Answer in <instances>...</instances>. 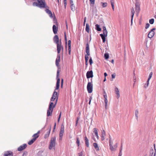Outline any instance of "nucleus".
<instances>
[{
    "mask_svg": "<svg viewBox=\"0 0 156 156\" xmlns=\"http://www.w3.org/2000/svg\"><path fill=\"white\" fill-rule=\"evenodd\" d=\"M38 3L34 2L33 3L34 6L38 7L40 8H44L45 7V2L44 0H37Z\"/></svg>",
    "mask_w": 156,
    "mask_h": 156,
    "instance_id": "nucleus-1",
    "label": "nucleus"
},
{
    "mask_svg": "<svg viewBox=\"0 0 156 156\" xmlns=\"http://www.w3.org/2000/svg\"><path fill=\"white\" fill-rule=\"evenodd\" d=\"M56 140V138L55 137H52L51 138L50 145L49 147V149L50 150H51L52 148H55Z\"/></svg>",
    "mask_w": 156,
    "mask_h": 156,
    "instance_id": "nucleus-2",
    "label": "nucleus"
},
{
    "mask_svg": "<svg viewBox=\"0 0 156 156\" xmlns=\"http://www.w3.org/2000/svg\"><path fill=\"white\" fill-rule=\"evenodd\" d=\"M113 141L112 140V144L111 143V140H109V145L110 146V149L112 151H115L116 150L117 147V144L113 145Z\"/></svg>",
    "mask_w": 156,
    "mask_h": 156,
    "instance_id": "nucleus-3",
    "label": "nucleus"
},
{
    "mask_svg": "<svg viewBox=\"0 0 156 156\" xmlns=\"http://www.w3.org/2000/svg\"><path fill=\"white\" fill-rule=\"evenodd\" d=\"M135 9L136 14L137 16H138L140 11V4L138 1H136V2Z\"/></svg>",
    "mask_w": 156,
    "mask_h": 156,
    "instance_id": "nucleus-4",
    "label": "nucleus"
},
{
    "mask_svg": "<svg viewBox=\"0 0 156 156\" xmlns=\"http://www.w3.org/2000/svg\"><path fill=\"white\" fill-rule=\"evenodd\" d=\"M92 80V79H91V81ZM87 89L89 93H90L92 92L93 90V84L92 83V82H88L87 86Z\"/></svg>",
    "mask_w": 156,
    "mask_h": 156,
    "instance_id": "nucleus-5",
    "label": "nucleus"
},
{
    "mask_svg": "<svg viewBox=\"0 0 156 156\" xmlns=\"http://www.w3.org/2000/svg\"><path fill=\"white\" fill-rule=\"evenodd\" d=\"M64 126L63 125H62L59 134V140H61L62 139L63 135L64 132Z\"/></svg>",
    "mask_w": 156,
    "mask_h": 156,
    "instance_id": "nucleus-6",
    "label": "nucleus"
},
{
    "mask_svg": "<svg viewBox=\"0 0 156 156\" xmlns=\"http://www.w3.org/2000/svg\"><path fill=\"white\" fill-rule=\"evenodd\" d=\"M57 48L58 54H59L61 51L63 52V47L61 41L59 43H58L57 44Z\"/></svg>",
    "mask_w": 156,
    "mask_h": 156,
    "instance_id": "nucleus-7",
    "label": "nucleus"
},
{
    "mask_svg": "<svg viewBox=\"0 0 156 156\" xmlns=\"http://www.w3.org/2000/svg\"><path fill=\"white\" fill-rule=\"evenodd\" d=\"M59 72L58 70L57 71V82L56 83V90H58L59 89V84L60 82V79L59 78Z\"/></svg>",
    "mask_w": 156,
    "mask_h": 156,
    "instance_id": "nucleus-8",
    "label": "nucleus"
},
{
    "mask_svg": "<svg viewBox=\"0 0 156 156\" xmlns=\"http://www.w3.org/2000/svg\"><path fill=\"white\" fill-rule=\"evenodd\" d=\"M155 30V28H153L152 29L148 34V37L149 38L152 37L155 34L154 31Z\"/></svg>",
    "mask_w": 156,
    "mask_h": 156,
    "instance_id": "nucleus-9",
    "label": "nucleus"
},
{
    "mask_svg": "<svg viewBox=\"0 0 156 156\" xmlns=\"http://www.w3.org/2000/svg\"><path fill=\"white\" fill-rule=\"evenodd\" d=\"M58 97V96L57 92L55 91L54 92V93L53 94L52 97V98H51V101H54L55 100V99L56 98H57V99H56V101H57Z\"/></svg>",
    "mask_w": 156,
    "mask_h": 156,
    "instance_id": "nucleus-10",
    "label": "nucleus"
},
{
    "mask_svg": "<svg viewBox=\"0 0 156 156\" xmlns=\"http://www.w3.org/2000/svg\"><path fill=\"white\" fill-rule=\"evenodd\" d=\"M3 155L4 156H13V153L11 151H7L4 152Z\"/></svg>",
    "mask_w": 156,
    "mask_h": 156,
    "instance_id": "nucleus-11",
    "label": "nucleus"
},
{
    "mask_svg": "<svg viewBox=\"0 0 156 156\" xmlns=\"http://www.w3.org/2000/svg\"><path fill=\"white\" fill-rule=\"evenodd\" d=\"M86 76L87 78H92L93 76V72L92 70L88 71L86 73Z\"/></svg>",
    "mask_w": 156,
    "mask_h": 156,
    "instance_id": "nucleus-12",
    "label": "nucleus"
},
{
    "mask_svg": "<svg viewBox=\"0 0 156 156\" xmlns=\"http://www.w3.org/2000/svg\"><path fill=\"white\" fill-rule=\"evenodd\" d=\"M27 147L26 144H24L20 146L17 149V150L19 151H21Z\"/></svg>",
    "mask_w": 156,
    "mask_h": 156,
    "instance_id": "nucleus-13",
    "label": "nucleus"
},
{
    "mask_svg": "<svg viewBox=\"0 0 156 156\" xmlns=\"http://www.w3.org/2000/svg\"><path fill=\"white\" fill-rule=\"evenodd\" d=\"M135 11L133 8L132 7L131 9V25L133 24V20L135 13Z\"/></svg>",
    "mask_w": 156,
    "mask_h": 156,
    "instance_id": "nucleus-14",
    "label": "nucleus"
},
{
    "mask_svg": "<svg viewBox=\"0 0 156 156\" xmlns=\"http://www.w3.org/2000/svg\"><path fill=\"white\" fill-rule=\"evenodd\" d=\"M60 61V55L58 54L57 55V58L55 61L56 65L57 66H59V62Z\"/></svg>",
    "mask_w": 156,
    "mask_h": 156,
    "instance_id": "nucleus-15",
    "label": "nucleus"
},
{
    "mask_svg": "<svg viewBox=\"0 0 156 156\" xmlns=\"http://www.w3.org/2000/svg\"><path fill=\"white\" fill-rule=\"evenodd\" d=\"M115 94L117 95V98L118 99L120 97V95L119 94V91L118 88L117 87H115Z\"/></svg>",
    "mask_w": 156,
    "mask_h": 156,
    "instance_id": "nucleus-16",
    "label": "nucleus"
},
{
    "mask_svg": "<svg viewBox=\"0 0 156 156\" xmlns=\"http://www.w3.org/2000/svg\"><path fill=\"white\" fill-rule=\"evenodd\" d=\"M53 39L54 42L57 44L58 43H59V38L58 35H55L54 36Z\"/></svg>",
    "mask_w": 156,
    "mask_h": 156,
    "instance_id": "nucleus-17",
    "label": "nucleus"
},
{
    "mask_svg": "<svg viewBox=\"0 0 156 156\" xmlns=\"http://www.w3.org/2000/svg\"><path fill=\"white\" fill-rule=\"evenodd\" d=\"M45 11L49 15V16L51 18H52L53 17V15L52 12L51 11H50L48 9H46L45 10Z\"/></svg>",
    "mask_w": 156,
    "mask_h": 156,
    "instance_id": "nucleus-18",
    "label": "nucleus"
},
{
    "mask_svg": "<svg viewBox=\"0 0 156 156\" xmlns=\"http://www.w3.org/2000/svg\"><path fill=\"white\" fill-rule=\"evenodd\" d=\"M106 136L105 132L104 130H103L101 132V139L102 140H103L105 139V136Z\"/></svg>",
    "mask_w": 156,
    "mask_h": 156,
    "instance_id": "nucleus-19",
    "label": "nucleus"
},
{
    "mask_svg": "<svg viewBox=\"0 0 156 156\" xmlns=\"http://www.w3.org/2000/svg\"><path fill=\"white\" fill-rule=\"evenodd\" d=\"M53 108H50V109L49 108L48 109L47 111V116H49L50 115H51L53 111Z\"/></svg>",
    "mask_w": 156,
    "mask_h": 156,
    "instance_id": "nucleus-20",
    "label": "nucleus"
},
{
    "mask_svg": "<svg viewBox=\"0 0 156 156\" xmlns=\"http://www.w3.org/2000/svg\"><path fill=\"white\" fill-rule=\"evenodd\" d=\"M93 146L97 151H98L99 150V147L97 143H94Z\"/></svg>",
    "mask_w": 156,
    "mask_h": 156,
    "instance_id": "nucleus-21",
    "label": "nucleus"
},
{
    "mask_svg": "<svg viewBox=\"0 0 156 156\" xmlns=\"http://www.w3.org/2000/svg\"><path fill=\"white\" fill-rule=\"evenodd\" d=\"M55 105H56V103L54 105V104L52 102H50V104H49V108L50 109V108H53H53L55 107Z\"/></svg>",
    "mask_w": 156,
    "mask_h": 156,
    "instance_id": "nucleus-22",
    "label": "nucleus"
},
{
    "mask_svg": "<svg viewBox=\"0 0 156 156\" xmlns=\"http://www.w3.org/2000/svg\"><path fill=\"white\" fill-rule=\"evenodd\" d=\"M85 141L86 146L87 147H88L89 146V140L86 136L85 137Z\"/></svg>",
    "mask_w": 156,
    "mask_h": 156,
    "instance_id": "nucleus-23",
    "label": "nucleus"
},
{
    "mask_svg": "<svg viewBox=\"0 0 156 156\" xmlns=\"http://www.w3.org/2000/svg\"><path fill=\"white\" fill-rule=\"evenodd\" d=\"M100 36L101 37L103 42H105V37L107 36H105V35H103L102 34H101Z\"/></svg>",
    "mask_w": 156,
    "mask_h": 156,
    "instance_id": "nucleus-24",
    "label": "nucleus"
},
{
    "mask_svg": "<svg viewBox=\"0 0 156 156\" xmlns=\"http://www.w3.org/2000/svg\"><path fill=\"white\" fill-rule=\"evenodd\" d=\"M53 30L54 33L55 34L57 33V27L55 25H54L53 26Z\"/></svg>",
    "mask_w": 156,
    "mask_h": 156,
    "instance_id": "nucleus-25",
    "label": "nucleus"
},
{
    "mask_svg": "<svg viewBox=\"0 0 156 156\" xmlns=\"http://www.w3.org/2000/svg\"><path fill=\"white\" fill-rule=\"evenodd\" d=\"M35 140V138H33L28 142V144L29 145H30L33 144Z\"/></svg>",
    "mask_w": 156,
    "mask_h": 156,
    "instance_id": "nucleus-26",
    "label": "nucleus"
},
{
    "mask_svg": "<svg viewBox=\"0 0 156 156\" xmlns=\"http://www.w3.org/2000/svg\"><path fill=\"white\" fill-rule=\"evenodd\" d=\"M39 132L40 131H38L37 133L34 134L33 136V137H34V138H35L36 140L38 137V134Z\"/></svg>",
    "mask_w": 156,
    "mask_h": 156,
    "instance_id": "nucleus-27",
    "label": "nucleus"
},
{
    "mask_svg": "<svg viewBox=\"0 0 156 156\" xmlns=\"http://www.w3.org/2000/svg\"><path fill=\"white\" fill-rule=\"evenodd\" d=\"M96 27V29L98 31H100L101 30V28L100 27V26L99 25L97 24L95 25Z\"/></svg>",
    "mask_w": 156,
    "mask_h": 156,
    "instance_id": "nucleus-28",
    "label": "nucleus"
},
{
    "mask_svg": "<svg viewBox=\"0 0 156 156\" xmlns=\"http://www.w3.org/2000/svg\"><path fill=\"white\" fill-rule=\"evenodd\" d=\"M86 30L88 33L89 32V26L88 23L86 24Z\"/></svg>",
    "mask_w": 156,
    "mask_h": 156,
    "instance_id": "nucleus-29",
    "label": "nucleus"
},
{
    "mask_svg": "<svg viewBox=\"0 0 156 156\" xmlns=\"http://www.w3.org/2000/svg\"><path fill=\"white\" fill-rule=\"evenodd\" d=\"M104 102L105 103V108L107 109L108 108V101L107 99L104 100Z\"/></svg>",
    "mask_w": 156,
    "mask_h": 156,
    "instance_id": "nucleus-30",
    "label": "nucleus"
},
{
    "mask_svg": "<svg viewBox=\"0 0 156 156\" xmlns=\"http://www.w3.org/2000/svg\"><path fill=\"white\" fill-rule=\"evenodd\" d=\"M138 113L139 112L137 110H136L135 111V115L136 117V119L138 120Z\"/></svg>",
    "mask_w": 156,
    "mask_h": 156,
    "instance_id": "nucleus-31",
    "label": "nucleus"
},
{
    "mask_svg": "<svg viewBox=\"0 0 156 156\" xmlns=\"http://www.w3.org/2000/svg\"><path fill=\"white\" fill-rule=\"evenodd\" d=\"M111 4L113 10H114V0H111Z\"/></svg>",
    "mask_w": 156,
    "mask_h": 156,
    "instance_id": "nucleus-32",
    "label": "nucleus"
},
{
    "mask_svg": "<svg viewBox=\"0 0 156 156\" xmlns=\"http://www.w3.org/2000/svg\"><path fill=\"white\" fill-rule=\"evenodd\" d=\"M102 6L103 8L107 6V3L106 2H101V3Z\"/></svg>",
    "mask_w": 156,
    "mask_h": 156,
    "instance_id": "nucleus-33",
    "label": "nucleus"
},
{
    "mask_svg": "<svg viewBox=\"0 0 156 156\" xmlns=\"http://www.w3.org/2000/svg\"><path fill=\"white\" fill-rule=\"evenodd\" d=\"M93 132L94 133L95 135L98 134L97 129L96 128H94L93 129Z\"/></svg>",
    "mask_w": 156,
    "mask_h": 156,
    "instance_id": "nucleus-34",
    "label": "nucleus"
},
{
    "mask_svg": "<svg viewBox=\"0 0 156 156\" xmlns=\"http://www.w3.org/2000/svg\"><path fill=\"white\" fill-rule=\"evenodd\" d=\"M108 32L107 30H103V35H104L105 36H107Z\"/></svg>",
    "mask_w": 156,
    "mask_h": 156,
    "instance_id": "nucleus-35",
    "label": "nucleus"
},
{
    "mask_svg": "<svg viewBox=\"0 0 156 156\" xmlns=\"http://www.w3.org/2000/svg\"><path fill=\"white\" fill-rule=\"evenodd\" d=\"M154 153V151L153 149H152L150 151V154L149 156H152L153 154Z\"/></svg>",
    "mask_w": 156,
    "mask_h": 156,
    "instance_id": "nucleus-36",
    "label": "nucleus"
},
{
    "mask_svg": "<svg viewBox=\"0 0 156 156\" xmlns=\"http://www.w3.org/2000/svg\"><path fill=\"white\" fill-rule=\"evenodd\" d=\"M154 22V20L153 19H151L149 20V23L151 24H153Z\"/></svg>",
    "mask_w": 156,
    "mask_h": 156,
    "instance_id": "nucleus-37",
    "label": "nucleus"
},
{
    "mask_svg": "<svg viewBox=\"0 0 156 156\" xmlns=\"http://www.w3.org/2000/svg\"><path fill=\"white\" fill-rule=\"evenodd\" d=\"M104 56L105 59H107L109 58V55L108 53H105L104 55Z\"/></svg>",
    "mask_w": 156,
    "mask_h": 156,
    "instance_id": "nucleus-38",
    "label": "nucleus"
},
{
    "mask_svg": "<svg viewBox=\"0 0 156 156\" xmlns=\"http://www.w3.org/2000/svg\"><path fill=\"white\" fill-rule=\"evenodd\" d=\"M152 72H151L149 74V77L148 79L149 80H150L151 79V78L152 77Z\"/></svg>",
    "mask_w": 156,
    "mask_h": 156,
    "instance_id": "nucleus-39",
    "label": "nucleus"
},
{
    "mask_svg": "<svg viewBox=\"0 0 156 156\" xmlns=\"http://www.w3.org/2000/svg\"><path fill=\"white\" fill-rule=\"evenodd\" d=\"M76 143L77 144V146H79L80 145V140L78 138H77Z\"/></svg>",
    "mask_w": 156,
    "mask_h": 156,
    "instance_id": "nucleus-40",
    "label": "nucleus"
},
{
    "mask_svg": "<svg viewBox=\"0 0 156 156\" xmlns=\"http://www.w3.org/2000/svg\"><path fill=\"white\" fill-rule=\"evenodd\" d=\"M71 40H69L68 41V48H71Z\"/></svg>",
    "mask_w": 156,
    "mask_h": 156,
    "instance_id": "nucleus-41",
    "label": "nucleus"
},
{
    "mask_svg": "<svg viewBox=\"0 0 156 156\" xmlns=\"http://www.w3.org/2000/svg\"><path fill=\"white\" fill-rule=\"evenodd\" d=\"M71 10H72L73 11L75 10V8L73 4H72V5H71Z\"/></svg>",
    "mask_w": 156,
    "mask_h": 156,
    "instance_id": "nucleus-42",
    "label": "nucleus"
},
{
    "mask_svg": "<svg viewBox=\"0 0 156 156\" xmlns=\"http://www.w3.org/2000/svg\"><path fill=\"white\" fill-rule=\"evenodd\" d=\"M65 43H66V45L67 44V39L66 36L65 34Z\"/></svg>",
    "mask_w": 156,
    "mask_h": 156,
    "instance_id": "nucleus-43",
    "label": "nucleus"
},
{
    "mask_svg": "<svg viewBox=\"0 0 156 156\" xmlns=\"http://www.w3.org/2000/svg\"><path fill=\"white\" fill-rule=\"evenodd\" d=\"M89 62V63H90V65H91V64L93 63V61H92L91 57H90V58Z\"/></svg>",
    "mask_w": 156,
    "mask_h": 156,
    "instance_id": "nucleus-44",
    "label": "nucleus"
},
{
    "mask_svg": "<svg viewBox=\"0 0 156 156\" xmlns=\"http://www.w3.org/2000/svg\"><path fill=\"white\" fill-rule=\"evenodd\" d=\"M88 56H87V55H85V61H88V58H89Z\"/></svg>",
    "mask_w": 156,
    "mask_h": 156,
    "instance_id": "nucleus-45",
    "label": "nucleus"
},
{
    "mask_svg": "<svg viewBox=\"0 0 156 156\" xmlns=\"http://www.w3.org/2000/svg\"><path fill=\"white\" fill-rule=\"evenodd\" d=\"M89 50V45L88 43H87L86 44V50Z\"/></svg>",
    "mask_w": 156,
    "mask_h": 156,
    "instance_id": "nucleus-46",
    "label": "nucleus"
},
{
    "mask_svg": "<svg viewBox=\"0 0 156 156\" xmlns=\"http://www.w3.org/2000/svg\"><path fill=\"white\" fill-rule=\"evenodd\" d=\"M149 26L150 24L149 23H147L145 27V28L147 29L149 27Z\"/></svg>",
    "mask_w": 156,
    "mask_h": 156,
    "instance_id": "nucleus-47",
    "label": "nucleus"
},
{
    "mask_svg": "<svg viewBox=\"0 0 156 156\" xmlns=\"http://www.w3.org/2000/svg\"><path fill=\"white\" fill-rule=\"evenodd\" d=\"M103 96H104V97L105 100L107 99V95H106V94H104L103 95Z\"/></svg>",
    "mask_w": 156,
    "mask_h": 156,
    "instance_id": "nucleus-48",
    "label": "nucleus"
},
{
    "mask_svg": "<svg viewBox=\"0 0 156 156\" xmlns=\"http://www.w3.org/2000/svg\"><path fill=\"white\" fill-rule=\"evenodd\" d=\"M27 152H24L23 154V156H27Z\"/></svg>",
    "mask_w": 156,
    "mask_h": 156,
    "instance_id": "nucleus-49",
    "label": "nucleus"
},
{
    "mask_svg": "<svg viewBox=\"0 0 156 156\" xmlns=\"http://www.w3.org/2000/svg\"><path fill=\"white\" fill-rule=\"evenodd\" d=\"M61 112H60V115H59L58 118V122H59V121L60 119V118L61 116Z\"/></svg>",
    "mask_w": 156,
    "mask_h": 156,
    "instance_id": "nucleus-50",
    "label": "nucleus"
},
{
    "mask_svg": "<svg viewBox=\"0 0 156 156\" xmlns=\"http://www.w3.org/2000/svg\"><path fill=\"white\" fill-rule=\"evenodd\" d=\"M91 3L92 4H94V0H90Z\"/></svg>",
    "mask_w": 156,
    "mask_h": 156,
    "instance_id": "nucleus-51",
    "label": "nucleus"
},
{
    "mask_svg": "<svg viewBox=\"0 0 156 156\" xmlns=\"http://www.w3.org/2000/svg\"><path fill=\"white\" fill-rule=\"evenodd\" d=\"M69 53V55L71 54V48H68Z\"/></svg>",
    "mask_w": 156,
    "mask_h": 156,
    "instance_id": "nucleus-52",
    "label": "nucleus"
},
{
    "mask_svg": "<svg viewBox=\"0 0 156 156\" xmlns=\"http://www.w3.org/2000/svg\"><path fill=\"white\" fill-rule=\"evenodd\" d=\"M92 97H90L89 98V105H90V104L91 101L92 100Z\"/></svg>",
    "mask_w": 156,
    "mask_h": 156,
    "instance_id": "nucleus-53",
    "label": "nucleus"
},
{
    "mask_svg": "<svg viewBox=\"0 0 156 156\" xmlns=\"http://www.w3.org/2000/svg\"><path fill=\"white\" fill-rule=\"evenodd\" d=\"M86 17H85L84 18V22H83V25H84L85 23V22H86Z\"/></svg>",
    "mask_w": 156,
    "mask_h": 156,
    "instance_id": "nucleus-54",
    "label": "nucleus"
},
{
    "mask_svg": "<svg viewBox=\"0 0 156 156\" xmlns=\"http://www.w3.org/2000/svg\"><path fill=\"white\" fill-rule=\"evenodd\" d=\"M154 148L155 152L154 154V156H155L156 154V149H155V145H154Z\"/></svg>",
    "mask_w": 156,
    "mask_h": 156,
    "instance_id": "nucleus-55",
    "label": "nucleus"
},
{
    "mask_svg": "<svg viewBox=\"0 0 156 156\" xmlns=\"http://www.w3.org/2000/svg\"><path fill=\"white\" fill-rule=\"evenodd\" d=\"M63 83V79L61 80V87H62V85Z\"/></svg>",
    "mask_w": 156,
    "mask_h": 156,
    "instance_id": "nucleus-56",
    "label": "nucleus"
},
{
    "mask_svg": "<svg viewBox=\"0 0 156 156\" xmlns=\"http://www.w3.org/2000/svg\"><path fill=\"white\" fill-rule=\"evenodd\" d=\"M82 152L78 154V156H82Z\"/></svg>",
    "mask_w": 156,
    "mask_h": 156,
    "instance_id": "nucleus-57",
    "label": "nucleus"
},
{
    "mask_svg": "<svg viewBox=\"0 0 156 156\" xmlns=\"http://www.w3.org/2000/svg\"><path fill=\"white\" fill-rule=\"evenodd\" d=\"M122 155V152L121 151H120L119 156H121Z\"/></svg>",
    "mask_w": 156,
    "mask_h": 156,
    "instance_id": "nucleus-58",
    "label": "nucleus"
},
{
    "mask_svg": "<svg viewBox=\"0 0 156 156\" xmlns=\"http://www.w3.org/2000/svg\"><path fill=\"white\" fill-rule=\"evenodd\" d=\"M112 78H114L115 77V75L112 74Z\"/></svg>",
    "mask_w": 156,
    "mask_h": 156,
    "instance_id": "nucleus-59",
    "label": "nucleus"
},
{
    "mask_svg": "<svg viewBox=\"0 0 156 156\" xmlns=\"http://www.w3.org/2000/svg\"><path fill=\"white\" fill-rule=\"evenodd\" d=\"M64 7L65 8H66V5H67V2H64Z\"/></svg>",
    "mask_w": 156,
    "mask_h": 156,
    "instance_id": "nucleus-60",
    "label": "nucleus"
},
{
    "mask_svg": "<svg viewBox=\"0 0 156 156\" xmlns=\"http://www.w3.org/2000/svg\"><path fill=\"white\" fill-rule=\"evenodd\" d=\"M150 80H149L148 79L147 80V86H148V85L149 84V81Z\"/></svg>",
    "mask_w": 156,
    "mask_h": 156,
    "instance_id": "nucleus-61",
    "label": "nucleus"
},
{
    "mask_svg": "<svg viewBox=\"0 0 156 156\" xmlns=\"http://www.w3.org/2000/svg\"><path fill=\"white\" fill-rule=\"evenodd\" d=\"M86 55L89 56L90 55V53L89 52L87 53V54L85 55Z\"/></svg>",
    "mask_w": 156,
    "mask_h": 156,
    "instance_id": "nucleus-62",
    "label": "nucleus"
},
{
    "mask_svg": "<svg viewBox=\"0 0 156 156\" xmlns=\"http://www.w3.org/2000/svg\"><path fill=\"white\" fill-rule=\"evenodd\" d=\"M103 30H107L106 28L105 27H103Z\"/></svg>",
    "mask_w": 156,
    "mask_h": 156,
    "instance_id": "nucleus-63",
    "label": "nucleus"
},
{
    "mask_svg": "<svg viewBox=\"0 0 156 156\" xmlns=\"http://www.w3.org/2000/svg\"><path fill=\"white\" fill-rule=\"evenodd\" d=\"M104 76H105V77L107 76V73H104Z\"/></svg>",
    "mask_w": 156,
    "mask_h": 156,
    "instance_id": "nucleus-64",
    "label": "nucleus"
}]
</instances>
